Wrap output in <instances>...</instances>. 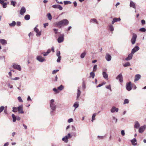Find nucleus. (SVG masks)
<instances>
[{
  "label": "nucleus",
  "mask_w": 146,
  "mask_h": 146,
  "mask_svg": "<svg viewBox=\"0 0 146 146\" xmlns=\"http://www.w3.org/2000/svg\"><path fill=\"white\" fill-rule=\"evenodd\" d=\"M139 49V47L137 46H135L131 50V52L133 54H134Z\"/></svg>",
  "instance_id": "nucleus-12"
},
{
  "label": "nucleus",
  "mask_w": 146,
  "mask_h": 146,
  "mask_svg": "<svg viewBox=\"0 0 146 146\" xmlns=\"http://www.w3.org/2000/svg\"><path fill=\"white\" fill-rule=\"evenodd\" d=\"M13 110L12 111L13 112H17L18 110V108H17L16 107H13Z\"/></svg>",
  "instance_id": "nucleus-42"
},
{
  "label": "nucleus",
  "mask_w": 146,
  "mask_h": 146,
  "mask_svg": "<svg viewBox=\"0 0 146 146\" xmlns=\"http://www.w3.org/2000/svg\"><path fill=\"white\" fill-rule=\"evenodd\" d=\"M146 128V125H145L143 126L140 127L139 129V133H143Z\"/></svg>",
  "instance_id": "nucleus-15"
},
{
  "label": "nucleus",
  "mask_w": 146,
  "mask_h": 146,
  "mask_svg": "<svg viewBox=\"0 0 146 146\" xmlns=\"http://www.w3.org/2000/svg\"><path fill=\"white\" fill-rule=\"evenodd\" d=\"M81 93V92L80 90H79L78 89V92L77 93V98H76L77 100H78V99L80 96Z\"/></svg>",
  "instance_id": "nucleus-29"
},
{
  "label": "nucleus",
  "mask_w": 146,
  "mask_h": 146,
  "mask_svg": "<svg viewBox=\"0 0 146 146\" xmlns=\"http://www.w3.org/2000/svg\"><path fill=\"white\" fill-rule=\"evenodd\" d=\"M12 116L13 118V122H15L16 120V117L15 115L13 114H12Z\"/></svg>",
  "instance_id": "nucleus-37"
},
{
  "label": "nucleus",
  "mask_w": 146,
  "mask_h": 146,
  "mask_svg": "<svg viewBox=\"0 0 146 146\" xmlns=\"http://www.w3.org/2000/svg\"><path fill=\"white\" fill-rule=\"evenodd\" d=\"M50 51L51 50L50 49H48L46 52L44 53V54H43V56H45L47 55L50 52Z\"/></svg>",
  "instance_id": "nucleus-30"
},
{
  "label": "nucleus",
  "mask_w": 146,
  "mask_h": 146,
  "mask_svg": "<svg viewBox=\"0 0 146 146\" xmlns=\"http://www.w3.org/2000/svg\"><path fill=\"white\" fill-rule=\"evenodd\" d=\"M86 53L85 52H84L82 53L80 55V57L82 58H84L86 55Z\"/></svg>",
  "instance_id": "nucleus-34"
},
{
  "label": "nucleus",
  "mask_w": 146,
  "mask_h": 146,
  "mask_svg": "<svg viewBox=\"0 0 146 146\" xmlns=\"http://www.w3.org/2000/svg\"><path fill=\"white\" fill-rule=\"evenodd\" d=\"M69 23L68 21L66 19H64L60 21H57L54 23V26L61 28L62 26H67Z\"/></svg>",
  "instance_id": "nucleus-1"
},
{
  "label": "nucleus",
  "mask_w": 146,
  "mask_h": 146,
  "mask_svg": "<svg viewBox=\"0 0 146 146\" xmlns=\"http://www.w3.org/2000/svg\"><path fill=\"white\" fill-rule=\"evenodd\" d=\"M109 29L111 31H113L114 30L113 27L112 25H110L109 26Z\"/></svg>",
  "instance_id": "nucleus-35"
},
{
  "label": "nucleus",
  "mask_w": 146,
  "mask_h": 146,
  "mask_svg": "<svg viewBox=\"0 0 146 146\" xmlns=\"http://www.w3.org/2000/svg\"><path fill=\"white\" fill-rule=\"evenodd\" d=\"M8 86L10 88H13V86L12 85H11L9 83L8 84Z\"/></svg>",
  "instance_id": "nucleus-63"
},
{
  "label": "nucleus",
  "mask_w": 146,
  "mask_h": 146,
  "mask_svg": "<svg viewBox=\"0 0 146 146\" xmlns=\"http://www.w3.org/2000/svg\"><path fill=\"white\" fill-rule=\"evenodd\" d=\"M59 71L58 70H54L52 72V74H55L56 72H57Z\"/></svg>",
  "instance_id": "nucleus-53"
},
{
  "label": "nucleus",
  "mask_w": 146,
  "mask_h": 146,
  "mask_svg": "<svg viewBox=\"0 0 146 146\" xmlns=\"http://www.w3.org/2000/svg\"><path fill=\"white\" fill-rule=\"evenodd\" d=\"M58 9L60 10H61L62 9V7L60 5H58Z\"/></svg>",
  "instance_id": "nucleus-54"
},
{
  "label": "nucleus",
  "mask_w": 146,
  "mask_h": 146,
  "mask_svg": "<svg viewBox=\"0 0 146 146\" xmlns=\"http://www.w3.org/2000/svg\"><path fill=\"white\" fill-rule=\"evenodd\" d=\"M37 25L34 28V31L36 33V35L39 36L41 35V31H39V30L36 28Z\"/></svg>",
  "instance_id": "nucleus-8"
},
{
  "label": "nucleus",
  "mask_w": 146,
  "mask_h": 146,
  "mask_svg": "<svg viewBox=\"0 0 146 146\" xmlns=\"http://www.w3.org/2000/svg\"><path fill=\"white\" fill-rule=\"evenodd\" d=\"M118 108L114 106L112 107L110 110L111 112L112 113H114L115 112H117L118 111Z\"/></svg>",
  "instance_id": "nucleus-13"
},
{
  "label": "nucleus",
  "mask_w": 146,
  "mask_h": 146,
  "mask_svg": "<svg viewBox=\"0 0 146 146\" xmlns=\"http://www.w3.org/2000/svg\"><path fill=\"white\" fill-rule=\"evenodd\" d=\"M27 100L28 101H32V100L31 99V98L30 96H28L27 99Z\"/></svg>",
  "instance_id": "nucleus-64"
},
{
  "label": "nucleus",
  "mask_w": 146,
  "mask_h": 146,
  "mask_svg": "<svg viewBox=\"0 0 146 146\" xmlns=\"http://www.w3.org/2000/svg\"><path fill=\"white\" fill-rule=\"evenodd\" d=\"M140 124L138 121H136L135 122L134 127L135 128L138 129L140 127Z\"/></svg>",
  "instance_id": "nucleus-22"
},
{
  "label": "nucleus",
  "mask_w": 146,
  "mask_h": 146,
  "mask_svg": "<svg viewBox=\"0 0 146 146\" xmlns=\"http://www.w3.org/2000/svg\"><path fill=\"white\" fill-rule=\"evenodd\" d=\"M4 107L3 106H1L0 107V113H1L4 109Z\"/></svg>",
  "instance_id": "nucleus-48"
},
{
  "label": "nucleus",
  "mask_w": 146,
  "mask_h": 146,
  "mask_svg": "<svg viewBox=\"0 0 146 146\" xmlns=\"http://www.w3.org/2000/svg\"><path fill=\"white\" fill-rule=\"evenodd\" d=\"M131 82H130L127 83L126 85V89L128 91H130L131 90L132 88L131 86Z\"/></svg>",
  "instance_id": "nucleus-5"
},
{
  "label": "nucleus",
  "mask_w": 146,
  "mask_h": 146,
  "mask_svg": "<svg viewBox=\"0 0 146 146\" xmlns=\"http://www.w3.org/2000/svg\"><path fill=\"white\" fill-rule=\"evenodd\" d=\"M90 23L94 22L96 24L98 23L97 20L96 19L94 18L91 19L90 21Z\"/></svg>",
  "instance_id": "nucleus-26"
},
{
  "label": "nucleus",
  "mask_w": 146,
  "mask_h": 146,
  "mask_svg": "<svg viewBox=\"0 0 146 146\" xmlns=\"http://www.w3.org/2000/svg\"><path fill=\"white\" fill-rule=\"evenodd\" d=\"M36 59L38 61L41 62L45 61L46 60L45 59L43 58L41 56H37L36 57Z\"/></svg>",
  "instance_id": "nucleus-6"
},
{
  "label": "nucleus",
  "mask_w": 146,
  "mask_h": 146,
  "mask_svg": "<svg viewBox=\"0 0 146 146\" xmlns=\"http://www.w3.org/2000/svg\"><path fill=\"white\" fill-rule=\"evenodd\" d=\"M97 115V113H95L93 114L92 117V122H93V121L95 120V117L96 116V115Z\"/></svg>",
  "instance_id": "nucleus-31"
},
{
  "label": "nucleus",
  "mask_w": 146,
  "mask_h": 146,
  "mask_svg": "<svg viewBox=\"0 0 146 146\" xmlns=\"http://www.w3.org/2000/svg\"><path fill=\"white\" fill-rule=\"evenodd\" d=\"M102 75L103 77L106 80L108 79V74L105 72H103L102 73Z\"/></svg>",
  "instance_id": "nucleus-21"
},
{
  "label": "nucleus",
  "mask_w": 146,
  "mask_h": 146,
  "mask_svg": "<svg viewBox=\"0 0 146 146\" xmlns=\"http://www.w3.org/2000/svg\"><path fill=\"white\" fill-rule=\"evenodd\" d=\"M17 25L18 26H19L21 25V23L20 22L18 21L17 22Z\"/></svg>",
  "instance_id": "nucleus-59"
},
{
  "label": "nucleus",
  "mask_w": 146,
  "mask_h": 146,
  "mask_svg": "<svg viewBox=\"0 0 146 146\" xmlns=\"http://www.w3.org/2000/svg\"><path fill=\"white\" fill-rule=\"evenodd\" d=\"M53 90L56 93H59V92H58L57 89L56 88H54L53 89Z\"/></svg>",
  "instance_id": "nucleus-52"
},
{
  "label": "nucleus",
  "mask_w": 146,
  "mask_h": 146,
  "mask_svg": "<svg viewBox=\"0 0 146 146\" xmlns=\"http://www.w3.org/2000/svg\"><path fill=\"white\" fill-rule=\"evenodd\" d=\"M64 3L65 5L71 4L72 3V2L71 1H65L64 2Z\"/></svg>",
  "instance_id": "nucleus-40"
},
{
  "label": "nucleus",
  "mask_w": 146,
  "mask_h": 146,
  "mask_svg": "<svg viewBox=\"0 0 146 146\" xmlns=\"http://www.w3.org/2000/svg\"><path fill=\"white\" fill-rule=\"evenodd\" d=\"M90 77H92L93 78H94L95 76V73L93 72H91L90 74Z\"/></svg>",
  "instance_id": "nucleus-38"
},
{
  "label": "nucleus",
  "mask_w": 146,
  "mask_h": 146,
  "mask_svg": "<svg viewBox=\"0 0 146 146\" xmlns=\"http://www.w3.org/2000/svg\"><path fill=\"white\" fill-rule=\"evenodd\" d=\"M121 19L120 18H114L113 19V21L111 22V24H113L115 22L117 21H119Z\"/></svg>",
  "instance_id": "nucleus-19"
},
{
  "label": "nucleus",
  "mask_w": 146,
  "mask_h": 146,
  "mask_svg": "<svg viewBox=\"0 0 146 146\" xmlns=\"http://www.w3.org/2000/svg\"><path fill=\"white\" fill-rule=\"evenodd\" d=\"M72 136H71L70 133H68L67 135L62 138V140L64 142L67 143L68 141V139L71 138Z\"/></svg>",
  "instance_id": "nucleus-3"
},
{
  "label": "nucleus",
  "mask_w": 146,
  "mask_h": 146,
  "mask_svg": "<svg viewBox=\"0 0 146 146\" xmlns=\"http://www.w3.org/2000/svg\"><path fill=\"white\" fill-rule=\"evenodd\" d=\"M97 69V65H94L93 68V71H96Z\"/></svg>",
  "instance_id": "nucleus-47"
},
{
  "label": "nucleus",
  "mask_w": 146,
  "mask_h": 146,
  "mask_svg": "<svg viewBox=\"0 0 146 146\" xmlns=\"http://www.w3.org/2000/svg\"><path fill=\"white\" fill-rule=\"evenodd\" d=\"M18 111L19 113L22 114L24 113V112L23 110V105H22L19 106L18 107Z\"/></svg>",
  "instance_id": "nucleus-10"
},
{
  "label": "nucleus",
  "mask_w": 146,
  "mask_h": 146,
  "mask_svg": "<svg viewBox=\"0 0 146 146\" xmlns=\"http://www.w3.org/2000/svg\"><path fill=\"white\" fill-rule=\"evenodd\" d=\"M141 22L142 25H144L145 24V21L143 19L141 20Z\"/></svg>",
  "instance_id": "nucleus-60"
},
{
  "label": "nucleus",
  "mask_w": 146,
  "mask_h": 146,
  "mask_svg": "<svg viewBox=\"0 0 146 146\" xmlns=\"http://www.w3.org/2000/svg\"><path fill=\"white\" fill-rule=\"evenodd\" d=\"M112 119L113 120V121L115 123H116L117 122V119L115 117L113 116Z\"/></svg>",
  "instance_id": "nucleus-41"
},
{
  "label": "nucleus",
  "mask_w": 146,
  "mask_h": 146,
  "mask_svg": "<svg viewBox=\"0 0 146 146\" xmlns=\"http://www.w3.org/2000/svg\"><path fill=\"white\" fill-rule=\"evenodd\" d=\"M130 6L131 7L135 9L136 7L135 3L131 1H130Z\"/></svg>",
  "instance_id": "nucleus-23"
},
{
  "label": "nucleus",
  "mask_w": 146,
  "mask_h": 146,
  "mask_svg": "<svg viewBox=\"0 0 146 146\" xmlns=\"http://www.w3.org/2000/svg\"><path fill=\"white\" fill-rule=\"evenodd\" d=\"M73 106L75 108V110L79 106L78 103V102H75L74 103V104Z\"/></svg>",
  "instance_id": "nucleus-27"
},
{
  "label": "nucleus",
  "mask_w": 146,
  "mask_h": 146,
  "mask_svg": "<svg viewBox=\"0 0 146 146\" xmlns=\"http://www.w3.org/2000/svg\"><path fill=\"white\" fill-rule=\"evenodd\" d=\"M60 52L59 51H57L56 55L58 57V59L57 60V62H60L61 59V57L60 56Z\"/></svg>",
  "instance_id": "nucleus-7"
},
{
  "label": "nucleus",
  "mask_w": 146,
  "mask_h": 146,
  "mask_svg": "<svg viewBox=\"0 0 146 146\" xmlns=\"http://www.w3.org/2000/svg\"><path fill=\"white\" fill-rule=\"evenodd\" d=\"M64 40V35H61L59 36L57 39V41L58 43H60L62 42Z\"/></svg>",
  "instance_id": "nucleus-9"
},
{
  "label": "nucleus",
  "mask_w": 146,
  "mask_h": 146,
  "mask_svg": "<svg viewBox=\"0 0 146 146\" xmlns=\"http://www.w3.org/2000/svg\"><path fill=\"white\" fill-rule=\"evenodd\" d=\"M121 134L122 136H124L125 135V131L124 130H122L121 132Z\"/></svg>",
  "instance_id": "nucleus-55"
},
{
  "label": "nucleus",
  "mask_w": 146,
  "mask_h": 146,
  "mask_svg": "<svg viewBox=\"0 0 146 146\" xmlns=\"http://www.w3.org/2000/svg\"><path fill=\"white\" fill-rule=\"evenodd\" d=\"M73 4L75 7H76L77 6V3L76 1H75L73 2Z\"/></svg>",
  "instance_id": "nucleus-61"
},
{
  "label": "nucleus",
  "mask_w": 146,
  "mask_h": 146,
  "mask_svg": "<svg viewBox=\"0 0 146 146\" xmlns=\"http://www.w3.org/2000/svg\"><path fill=\"white\" fill-rule=\"evenodd\" d=\"M137 37V36L136 34L135 33L133 34L131 40V42L132 44H133L135 43Z\"/></svg>",
  "instance_id": "nucleus-4"
},
{
  "label": "nucleus",
  "mask_w": 146,
  "mask_h": 146,
  "mask_svg": "<svg viewBox=\"0 0 146 146\" xmlns=\"http://www.w3.org/2000/svg\"><path fill=\"white\" fill-rule=\"evenodd\" d=\"M25 19L26 20H28L30 19V16L29 15H27L24 17Z\"/></svg>",
  "instance_id": "nucleus-32"
},
{
  "label": "nucleus",
  "mask_w": 146,
  "mask_h": 146,
  "mask_svg": "<svg viewBox=\"0 0 146 146\" xmlns=\"http://www.w3.org/2000/svg\"><path fill=\"white\" fill-rule=\"evenodd\" d=\"M105 58L108 61H110L111 60V57L109 54L106 53L105 56Z\"/></svg>",
  "instance_id": "nucleus-16"
},
{
  "label": "nucleus",
  "mask_w": 146,
  "mask_h": 146,
  "mask_svg": "<svg viewBox=\"0 0 146 146\" xmlns=\"http://www.w3.org/2000/svg\"><path fill=\"white\" fill-rule=\"evenodd\" d=\"M49 104L50 107L52 110V111L50 112V114L52 115H53L52 113L56 109V106L54 100L53 99H52L50 100Z\"/></svg>",
  "instance_id": "nucleus-2"
},
{
  "label": "nucleus",
  "mask_w": 146,
  "mask_h": 146,
  "mask_svg": "<svg viewBox=\"0 0 146 146\" xmlns=\"http://www.w3.org/2000/svg\"><path fill=\"white\" fill-rule=\"evenodd\" d=\"M13 68L19 71H21V67L19 65L14 64L13 66Z\"/></svg>",
  "instance_id": "nucleus-11"
},
{
  "label": "nucleus",
  "mask_w": 146,
  "mask_h": 146,
  "mask_svg": "<svg viewBox=\"0 0 146 146\" xmlns=\"http://www.w3.org/2000/svg\"><path fill=\"white\" fill-rule=\"evenodd\" d=\"M0 42L2 45H5L7 44V41L4 39L0 40Z\"/></svg>",
  "instance_id": "nucleus-24"
},
{
  "label": "nucleus",
  "mask_w": 146,
  "mask_h": 146,
  "mask_svg": "<svg viewBox=\"0 0 146 146\" xmlns=\"http://www.w3.org/2000/svg\"><path fill=\"white\" fill-rule=\"evenodd\" d=\"M53 31L55 32V34H57V31H58V29H53Z\"/></svg>",
  "instance_id": "nucleus-57"
},
{
  "label": "nucleus",
  "mask_w": 146,
  "mask_h": 146,
  "mask_svg": "<svg viewBox=\"0 0 146 146\" xmlns=\"http://www.w3.org/2000/svg\"><path fill=\"white\" fill-rule=\"evenodd\" d=\"M26 9L24 7H22L21 9L20 13L21 15H23L26 12Z\"/></svg>",
  "instance_id": "nucleus-17"
},
{
  "label": "nucleus",
  "mask_w": 146,
  "mask_h": 146,
  "mask_svg": "<svg viewBox=\"0 0 146 146\" xmlns=\"http://www.w3.org/2000/svg\"><path fill=\"white\" fill-rule=\"evenodd\" d=\"M64 88V86L62 85H61L60 86L58 87L57 89L60 91H61Z\"/></svg>",
  "instance_id": "nucleus-33"
},
{
  "label": "nucleus",
  "mask_w": 146,
  "mask_h": 146,
  "mask_svg": "<svg viewBox=\"0 0 146 146\" xmlns=\"http://www.w3.org/2000/svg\"><path fill=\"white\" fill-rule=\"evenodd\" d=\"M72 130L73 131H75L76 130V128H75V127L73 125H72Z\"/></svg>",
  "instance_id": "nucleus-62"
},
{
  "label": "nucleus",
  "mask_w": 146,
  "mask_h": 146,
  "mask_svg": "<svg viewBox=\"0 0 146 146\" xmlns=\"http://www.w3.org/2000/svg\"><path fill=\"white\" fill-rule=\"evenodd\" d=\"M106 88L107 89H109L110 91H111V85H109L108 86H106Z\"/></svg>",
  "instance_id": "nucleus-50"
},
{
  "label": "nucleus",
  "mask_w": 146,
  "mask_h": 146,
  "mask_svg": "<svg viewBox=\"0 0 146 146\" xmlns=\"http://www.w3.org/2000/svg\"><path fill=\"white\" fill-rule=\"evenodd\" d=\"M116 79H118L120 82L121 83L123 81V77L122 75L120 74L118 75L116 78Z\"/></svg>",
  "instance_id": "nucleus-14"
},
{
  "label": "nucleus",
  "mask_w": 146,
  "mask_h": 146,
  "mask_svg": "<svg viewBox=\"0 0 146 146\" xmlns=\"http://www.w3.org/2000/svg\"><path fill=\"white\" fill-rule=\"evenodd\" d=\"M131 142L133 145L135 146L137 145V140L135 138H134L133 139L131 140Z\"/></svg>",
  "instance_id": "nucleus-25"
},
{
  "label": "nucleus",
  "mask_w": 146,
  "mask_h": 146,
  "mask_svg": "<svg viewBox=\"0 0 146 146\" xmlns=\"http://www.w3.org/2000/svg\"><path fill=\"white\" fill-rule=\"evenodd\" d=\"M133 55V54L131 52L128 55V57L125 59V60L128 61L131 60L132 58Z\"/></svg>",
  "instance_id": "nucleus-18"
},
{
  "label": "nucleus",
  "mask_w": 146,
  "mask_h": 146,
  "mask_svg": "<svg viewBox=\"0 0 146 146\" xmlns=\"http://www.w3.org/2000/svg\"><path fill=\"white\" fill-rule=\"evenodd\" d=\"M141 77V76L140 74H136L135 77L134 82H136L139 80Z\"/></svg>",
  "instance_id": "nucleus-20"
},
{
  "label": "nucleus",
  "mask_w": 146,
  "mask_h": 146,
  "mask_svg": "<svg viewBox=\"0 0 146 146\" xmlns=\"http://www.w3.org/2000/svg\"><path fill=\"white\" fill-rule=\"evenodd\" d=\"M7 3H4L2 4L3 7L4 8H6L7 7Z\"/></svg>",
  "instance_id": "nucleus-49"
},
{
  "label": "nucleus",
  "mask_w": 146,
  "mask_h": 146,
  "mask_svg": "<svg viewBox=\"0 0 146 146\" xmlns=\"http://www.w3.org/2000/svg\"><path fill=\"white\" fill-rule=\"evenodd\" d=\"M16 24V22L15 21H13L12 23L9 24V25L11 27H14Z\"/></svg>",
  "instance_id": "nucleus-28"
},
{
  "label": "nucleus",
  "mask_w": 146,
  "mask_h": 146,
  "mask_svg": "<svg viewBox=\"0 0 146 146\" xmlns=\"http://www.w3.org/2000/svg\"><path fill=\"white\" fill-rule=\"evenodd\" d=\"M73 121V120L72 118H70L68 120V123H70L72 122Z\"/></svg>",
  "instance_id": "nucleus-51"
},
{
  "label": "nucleus",
  "mask_w": 146,
  "mask_h": 146,
  "mask_svg": "<svg viewBox=\"0 0 146 146\" xmlns=\"http://www.w3.org/2000/svg\"><path fill=\"white\" fill-rule=\"evenodd\" d=\"M18 100H19V101L20 102H23V100L21 99V98L20 96H19L17 98Z\"/></svg>",
  "instance_id": "nucleus-46"
},
{
  "label": "nucleus",
  "mask_w": 146,
  "mask_h": 146,
  "mask_svg": "<svg viewBox=\"0 0 146 146\" xmlns=\"http://www.w3.org/2000/svg\"><path fill=\"white\" fill-rule=\"evenodd\" d=\"M146 31V29L143 27L139 29V31L141 32H145Z\"/></svg>",
  "instance_id": "nucleus-39"
},
{
  "label": "nucleus",
  "mask_w": 146,
  "mask_h": 146,
  "mask_svg": "<svg viewBox=\"0 0 146 146\" xmlns=\"http://www.w3.org/2000/svg\"><path fill=\"white\" fill-rule=\"evenodd\" d=\"M48 19L49 20H51L52 19V17L50 13H48L47 15Z\"/></svg>",
  "instance_id": "nucleus-36"
},
{
  "label": "nucleus",
  "mask_w": 146,
  "mask_h": 146,
  "mask_svg": "<svg viewBox=\"0 0 146 146\" xmlns=\"http://www.w3.org/2000/svg\"><path fill=\"white\" fill-rule=\"evenodd\" d=\"M104 137H105L104 136H103L98 135V136L97 137H98V139L100 140V139H103L104 138Z\"/></svg>",
  "instance_id": "nucleus-44"
},
{
  "label": "nucleus",
  "mask_w": 146,
  "mask_h": 146,
  "mask_svg": "<svg viewBox=\"0 0 146 146\" xmlns=\"http://www.w3.org/2000/svg\"><path fill=\"white\" fill-rule=\"evenodd\" d=\"M129 102V100L128 99H125L123 102V104H128Z\"/></svg>",
  "instance_id": "nucleus-43"
},
{
  "label": "nucleus",
  "mask_w": 146,
  "mask_h": 146,
  "mask_svg": "<svg viewBox=\"0 0 146 146\" xmlns=\"http://www.w3.org/2000/svg\"><path fill=\"white\" fill-rule=\"evenodd\" d=\"M11 4L14 7L15 6V2L14 1H11Z\"/></svg>",
  "instance_id": "nucleus-56"
},
{
  "label": "nucleus",
  "mask_w": 146,
  "mask_h": 146,
  "mask_svg": "<svg viewBox=\"0 0 146 146\" xmlns=\"http://www.w3.org/2000/svg\"><path fill=\"white\" fill-rule=\"evenodd\" d=\"M58 5H54L52 6V7L54 8H58Z\"/></svg>",
  "instance_id": "nucleus-58"
},
{
  "label": "nucleus",
  "mask_w": 146,
  "mask_h": 146,
  "mask_svg": "<svg viewBox=\"0 0 146 146\" xmlns=\"http://www.w3.org/2000/svg\"><path fill=\"white\" fill-rule=\"evenodd\" d=\"M130 64L129 62H127L123 65L124 67H126L127 66H130Z\"/></svg>",
  "instance_id": "nucleus-45"
}]
</instances>
